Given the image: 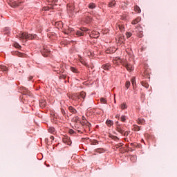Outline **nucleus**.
Returning <instances> with one entry per match:
<instances>
[{
    "label": "nucleus",
    "mask_w": 177,
    "mask_h": 177,
    "mask_svg": "<svg viewBox=\"0 0 177 177\" xmlns=\"http://www.w3.org/2000/svg\"><path fill=\"white\" fill-rule=\"evenodd\" d=\"M88 8L89 9H95L96 8V4L95 3H90L88 6Z\"/></svg>",
    "instance_id": "a211bd4d"
},
{
    "label": "nucleus",
    "mask_w": 177,
    "mask_h": 177,
    "mask_svg": "<svg viewBox=\"0 0 177 177\" xmlns=\"http://www.w3.org/2000/svg\"><path fill=\"white\" fill-rule=\"evenodd\" d=\"M17 55L19 56V57H24V56H26V54L20 52H17Z\"/></svg>",
    "instance_id": "c85d7f7f"
},
{
    "label": "nucleus",
    "mask_w": 177,
    "mask_h": 177,
    "mask_svg": "<svg viewBox=\"0 0 177 177\" xmlns=\"http://www.w3.org/2000/svg\"><path fill=\"white\" fill-rule=\"evenodd\" d=\"M102 68H103V70H110V68H111V64L107 63V64H104L102 66Z\"/></svg>",
    "instance_id": "9d476101"
},
{
    "label": "nucleus",
    "mask_w": 177,
    "mask_h": 177,
    "mask_svg": "<svg viewBox=\"0 0 177 177\" xmlns=\"http://www.w3.org/2000/svg\"><path fill=\"white\" fill-rule=\"evenodd\" d=\"M70 70L71 71H72V73H78V69H77L76 68H74L73 66L70 67Z\"/></svg>",
    "instance_id": "b1692460"
},
{
    "label": "nucleus",
    "mask_w": 177,
    "mask_h": 177,
    "mask_svg": "<svg viewBox=\"0 0 177 177\" xmlns=\"http://www.w3.org/2000/svg\"><path fill=\"white\" fill-rule=\"evenodd\" d=\"M0 71H3V73H6L8 71V68L6 66L1 65Z\"/></svg>",
    "instance_id": "f3484780"
},
{
    "label": "nucleus",
    "mask_w": 177,
    "mask_h": 177,
    "mask_svg": "<svg viewBox=\"0 0 177 177\" xmlns=\"http://www.w3.org/2000/svg\"><path fill=\"white\" fill-rule=\"evenodd\" d=\"M130 146H131V147H133V146H134V147H136V145L135 143H131V144L130 145Z\"/></svg>",
    "instance_id": "37998d69"
},
{
    "label": "nucleus",
    "mask_w": 177,
    "mask_h": 177,
    "mask_svg": "<svg viewBox=\"0 0 177 177\" xmlns=\"http://www.w3.org/2000/svg\"><path fill=\"white\" fill-rule=\"evenodd\" d=\"M77 96L78 99H81V97H82V99H83V100H84V99H85V97L86 96V93L82 91V92H80V95H77Z\"/></svg>",
    "instance_id": "ddd939ff"
},
{
    "label": "nucleus",
    "mask_w": 177,
    "mask_h": 177,
    "mask_svg": "<svg viewBox=\"0 0 177 177\" xmlns=\"http://www.w3.org/2000/svg\"><path fill=\"white\" fill-rule=\"evenodd\" d=\"M90 37L91 38H97L99 37V32L93 31L91 34H90Z\"/></svg>",
    "instance_id": "f8f14e48"
},
{
    "label": "nucleus",
    "mask_w": 177,
    "mask_h": 177,
    "mask_svg": "<svg viewBox=\"0 0 177 177\" xmlns=\"http://www.w3.org/2000/svg\"><path fill=\"white\" fill-rule=\"evenodd\" d=\"M73 28H68L65 32L64 34H70V32H73Z\"/></svg>",
    "instance_id": "393cba45"
},
{
    "label": "nucleus",
    "mask_w": 177,
    "mask_h": 177,
    "mask_svg": "<svg viewBox=\"0 0 177 177\" xmlns=\"http://www.w3.org/2000/svg\"><path fill=\"white\" fill-rule=\"evenodd\" d=\"M106 124L107 127H110L114 124V122H113V120H107L106 122Z\"/></svg>",
    "instance_id": "6ab92c4d"
},
{
    "label": "nucleus",
    "mask_w": 177,
    "mask_h": 177,
    "mask_svg": "<svg viewBox=\"0 0 177 177\" xmlns=\"http://www.w3.org/2000/svg\"><path fill=\"white\" fill-rule=\"evenodd\" d=\"M61 113L64 116H66V111L63 108L61 109Z\"/></svg>",
    "instance_id": "4c0bfd02"
},
{
    "label": "nucleus",
    "mask_w": 177,
    "mask_h": 177,
    "mask_svg": "<svg viewBox=\"0 0 177 177\" xmlns=\"http://www.w3.org/2000/svg\"><path fill=\"white\" fill-rule=\"evenodd\" d=\"M115 118H120V115H116Z\"/></svg>",
    "instance_id": "49530a36"
},
{
    "label": "nucleus",
    "mask_w": 177,
    "mask_h": 177,
    "mask_svg": "<svg viewBox=\"0 0 177 177\" xmlns=\"http://www.w3.org/2000/svg\"><path fill=\"white\" fill-rule=\"evenodd\" d=\"M129 86H131V82L130 81H127L125 83V87L127 89L129 88Z\"/></svg>",
    "instance_id": "c756f323"
},
{
    "label": "nucleus",
    "mask_w": 177,
    "mask_h": 177,
    "mask_svg": "<svg viewBox=\"0 0 177 177\" xmlns=\"http://www.w3.org/2000/svg\"><path fill=\"white\" fill-rule=\"evenodd\" d=\"M138 124H139V125H142V124H145V120L143 119H138L137 120Z\"/></svg>",
    "instance_id": "cd10ccee"
},
{
    "label": "nucleus",
    "mask_w": 177,
    "mask_h": 177,
    "mask_svg": "<svg viewBox=\"0 0 177 177\" xmlns=\"http://www.w3.org/2000/svg\"><path fill=\"white\" fill-rule=\"evenodd\" d=\"M63 142L64 143H67V145H71V140L68 138H64Z\"/></svg>",
    "instance_id": "4be33fe9"
},
{
    "label": "nucleus",
    "mask_w": 177,
    "mask_h": 177,
    "mask_svg": "<svg viewBox=\"0 0 177 177\" xmlns=\"http://www.w3.org/2000/svg\"><path fill=\"white\" fill-rule=\"evenodd\" d=\"M42 10L46 12V10H49V8L48 7H44L43 8Z\"/></svg>",
    "instance_id": "ea45409f"
},
{
    "label": "nucleus",
    "mask_w": 177,
    "mask_h": 177,
    "mask_svg": "<svg viewBox=\"0 0 177 177\" xmlns=\"http://www.w3.org/2000/svg\"><path fill=\"white\" fill-rule=\"evenodd\" d=\"M87 31H89V30L86 28H80L79 30H77L76 35L78 37H83L84 33L86 32Z\"/></svg>",
    "instance_id": "7ed1b4c3"
},
{
    "label": "nucleus",
    "mask_w": 177,
    "mask_h": 177,
    "mask_svg": "<svg viewBox=\"0 0 177 177\" xmlns=\"http://www.w3.org/2000/svg\"><path fill=\"white\" fill-rule=\"evenodd\" d=\"M120 31H125V28L122 26H120Z\"/></svg>",
    "instance_id": "a19ab883"
},
{
    "label": "nucleus",
    "mask_w": 177,
    "mask_h": 177,
    "mask_svg": "<svg viewBox=\"0 0 177 177\" xmlns=\"http://www.w3.org/2000/svg\"><path fill=\"white\" fill-rule=\"evenodd\" d=\"M32 78H34L32 76H30L28 77V81H31V80H32Z\"/></svg>",
    "instance_id": "c03bdc74"
},
{
    "label": "nucleus",
    "mask_w": 177,
    "mask_h": 177,
    "mask_svg": "<svg viewBox=\"0 0 177 177\" xmlns=\"http://www.w3.org/2000/svg\"><path fill=\"white\" fill-rule=\"evenodd\" d=\"M100 102H101V103H102L103 104H106V103H107V100H106L105 98H104V97H101V98H100Z\"/></svg>",
    "instance_id": "2f4dec72"
},
{
    "label": "nucleus",
    "mask_w": 177,
    "mask_h": 177,
    "mask_svg": "<svg viewBox=\"0 0 177 177\" xmlns=\"http://www.w3.org/2000/svg\"><path fill=\"white\" fill-rule=\"evenodd\" d=\"M13 46H15V48H17L18 49H19V48H21V46H20V44H19L17 43V42L14 43Z\"/></svg>",
    "instance_id": "f704fd0d"
},
{
    "label": "nucleus",
    "mask_w": 177,
    "mask_h": 177,
    "mask_svg": "<svg viewBox=\"0 0 177 177\" xmlns=\"http://www.w3.org/2000/svg\"><path fill=\"white\" fill-rule=\"evenodd\" d=\"M9 5L11 8H17V6H19V4L16 3V1H10Z\"/></svg>",
    "instance_id": "dca6fc26"
},
{
    "label": "nucleus",
    "mask_w": 177,
    "mask_h": 177,
    "mask_svg": "<svg viewBox=\"0 0 177 177\" xmlns=\"http://www.w3.org/2000/svg\"><path fill=\"white\" fill-rule=\"evenodd\" d=\"M122 66H124V67H126L127 71H133L135 68L133 66H132L129 63H127V62H122Z\"/></svg>",
    "instance_id": "39448f33"
},
{
    "label": "nucleus",
    "mask_w": 177,
    "mask_h": 177,
    "mask_svg": "<svg viewBox=\"0 0 177 177\" xmlns=\"http://www.w3.org/2000/svg\"><path fill=\"white\" fill-rule=\"evenodd\" d=\"M102 5H106V3L105 2H102Z\"/></svg>",
    "instance_id": "de8ad7c7"
},
{
    "label": "nucleus",
    "mask_w": 177,
    "mask_h": 177,
    "mask_svg": "<svg viewBox=\"0 0 177 177\" xmlns=\"http://www.w3.org/2000/svg\"><path fill=\"white\" fill-rule=\"evenodd\" d=\"M131 84H132L133 88H135V85H136V79L135 77H132Z\"/></svg>",
    "instance_id": "a878e982"
},
{
    "label": "nucleus",
    "mask_w": 177,
    "mask_h": 177,
    "mask_svg": "<svg viewBox=\"0 0 177 177\" xmlns=\"http://www.w3.org/2000/svg\"><path fill=\"white\" fill-rule=\"evenodd\" d=\"M41 55H43L44 57H48V56L50 55V50L48 48H43L41 50Z\"/></svg>",
    "instance_id": "0eeeda50"
},
{
    "label": "nucleus",
    "mask_w": 177,
    "mask_h": 177,
    "mask_svg": "<svg viewBox=\"0 0 177 177\" xmlns=\"http://www.w3.org/2000/svg\"><path fill=\"white\" fill-rule=\"evenodd\" d=\"M129 133H131L130 131H125L124 133H123L124 136H128V135H129Z\"/></svg>",
    "instance_id": "c9c22d12"
},
{
    "label": "nucleus",
    "mask_w": 177,
    "mask_h": 177,
    "mask_svg": "<svg viewBox=\"0 0 177 177\" xmlns=\"http://www.w3.org/2000/svg\"><path fill=\"white\" fill-rule=\"evenodd\" d=\"M84 127H82V124L80 123V125L78 123L75 124V129L79 132V133H82V131H84Z\"/></svg>",
    "instance_id": "423d86ee"
},
{
    "label": "nucleus",
    "mask_w": 177,
    "mask_h": 177,
    "mask_svg": "<svg viewBox=\"0 0 177 177\" xmlns=\"http://www.w3.org/2000/svg\"><path fill=\"white\" fill-rule=\"evenodd\" d=\"M140 20H142V18L138 17L132 21L131 24H138V23H140Z\"/></svg>",
    "instance_id": "4468645a"
},
{
    "label": "nucleus",
    "mask_w": 177,
    "mask_h": 177,
    "mask_svg": "<svg viewBox=\"0 0 177 177\" xmlns=\"http://www.w3.org/2000/svg\"><path fill=\"white\" fill-rule=\"evenodd\" d=\"M135 30L138 37H139L140 38H142V37H143V28H142V26L138 25L137 26Z\"/></svg>",
    "instance_id": "f03ea898"
},
{
    "label": "nucleus",
    "mask_w": 177,
    "mask_h": 177,
    "mask_svg": "<svg viewBox=\"0 0 177 177\" xmlns=\"http://www.w3.org/2000/svg\"><path fill=\"white\" fill-rule=\"evenodd\" d=\"M84 16L86 23H91L92 17H89V12H85Z\"/></svg>",
    "instance_id": "6e6552de"
},
{
    "label": "nucleus",
    "mask_w": 177,
    "mask_h": 177,
    "mask_svg": "<svg viewBox=\"0 0 177 177\" xmlns=\"http://www.w3.org/2000/svg\"><path fill=\"white\" fill-rule=\"evenodd\" d=\"M120 120H121L122 122H125V121H127V116L122 115L120 118Z\"/></svg>",
    "instance_id": "7c9ffc66"
},
{
    "label": "nucleus",
    "mask_w": 177,
    "mask_h": 177,
    "mask_svg": "<svg viewBox=\"0 0 177 177\" xmlns=\"http://www.w3.org/2000/svg\"><path fill=\"white\" fill-rule=\"evenodd\" d=\"M132 158H135V156H131V160H132Z\"/></svg>",
    "instance_id": "09e8293b"
},
{
    "label": "nucleus",
    "mask_w": 177,
    "mask_h": 177,
    "mask_svg": "<svg viewBox=\"0 0 177 177\" xmlns=\"http://www.w3.org/2000/svg\"><path fill=\"white\" fill-rule=\"evenodd\" d=\"M133 131H134L135 132H138L140 131V127L138 125H134L133 128Z\"/></svg>",
    "instance_id": "aec40b11"
},
{
    "label": "nucleus",
    "mask_w": 177,
    "mask_h": 177,
    "mask_svg": "<svg viewBox=\"0 0 177 177\" xmlns=\"http://www.w3.org/2000/svg\"><path fill=\"white\" fill-rule=\"evenodd\" d=\"M121 146H122V143L117 145L116 147H117V149H118V147H121Z\"/></svg>",
    "instance_id": "79ce46f5"
},
{
    "label": "nucleus",
    "mask_w": 177,
    "mask_h": 177,
    "mask_svg": "<svg viewBox=\"0 0 177 177\" xmlns=\"http://www.w3.org/2000/svg\"><path fill=\"white\" fill-rule=\"evenodd\" d=\"M48 132L50 133H55V129L53 127H49Z\"/></svg>",
    "instance_id": "473e14b6"
},
{
    "label": "nucleus",
    "mask_w": 177,
    "mask_h": 177,
    "mask_svg": "<svg viewBox=\"0 0 177 177\" xmlns=\"http://www.w3.org/2000/svg\"><path fill=\"white\" fill-rule=\"evenodd\" d=\"M116 131L117 132H119V133H121V135H124V129H122V127H121V125L118 124L116 127Z\"/></svg>",
    "instance_id": "1a4fd4ad"
},
{
    "label": "nucleus",
    "mask_w": 177,
    "mask_h": 177,
    "mask_svg": "<svg viewBox=\"0 0 177 177\" xmlns=\"http://www.w3.org/2000/svg\"><path fill=\"white\" fill-rule=\"evenodd\" d=\"M50 138L51 139V140H55V137H54L53 136H51L50 137Z\"/></svg>",
    "instance_id": "a18cd8bd"
},
{
    "label": "nucleus",
    "mask_w": 177,
    "mask_h": 177,
    "mask_svg": "<svg viewBox=\"0 0 177 177\" xmlns=\"http://www.w3.org/2000/svg\"><path fill=\"white\" fill-rule=\"evenodd\" d=\"M80 124H82V127H88V128H91V127H92V124H91V123L88 122V120H85V118L84 116H82V120L80 122Z\"/></svg>",
    "instance_id": "20e7f679"
},
{
    "label": "nucleus",
    "mask_w": 177,
    "mask_h": 177,
    "mask_svg": "<svg viewBox=\"0 0 177 177\" xmlns=\"http://www.w3.org/2000/svg\"><path fill=\"white\" fill-rule=\"evenodd\" d=\"M126 36H127V38H131V37H132V33L131 32H127Z\"/></svg>",
    "instance_id": "72a5a7b5"
},
{
    "label": "nucleus",
    "mask_w": 177,
    "mask_h": 177,
    "mask_svg": "<svg viewBox=\"0 0 177 177\" xmlns=\"http://www.w3.org/2000/svg\"><path fill=\"white\" fill-rule=\"evenodd\" d=\"M134 10L137 13H140V12H142V10H140V8H139V6H135Z\"/></svg>",
    "instance_id": "412c9836"
},
{
    "label": "nucleus",
    "mask_w": 177,
    "mask_h": 177,
    "mask_svg": "<svg viewBox=\"0 0 177 177\" xmlns=\"http://www.w3.org/2000/svg\"><path fill=\"white\" fill-rule=\"evenodd\" d=\"M142 86H145V88H149V84L147 83L142 82Z\"/></svg>",
    "instance_id": "e433bc0d"
},
{
    "label": "nucleus",
    "mask_w": 177,
    "mask_h": 177,
    "mask_svg": "<svg viewBox=\"0 0 177 177\" xmlns=\"http://www.w3.org/2000/svg\"><path fill=\"white\" fill-rule=\"evenodd\" d=\"M128 106L127 105V103H122L121 105H120V109L122 110H125V109H127Z\"/></svg>",
    "instance_id": "5701e85b"
},
{
    "label": "nucleus",
    "mask_w": 177,
    "mask_h": 177,
    "mask_svg": "<svg viewBox=\"0 0 177 177\" xmlns=\"http://www.w3.org/2000/svg\"><path fill=\"white\" fill-rule=\"evenodd\" d=\"M68 110L70 113H72V114H76L77 113V110L72 106H68Z\"/></svg>",
    "instance_id": "2eb2a0df"
},
{
    "label": "nucleus",
    "mask_w": 177,
    "mask_h": 177,
    "mask_svg": "<svg viewBox=\"0 0 177 177\" xmlns=\"http://www.w3.org/2000/svg\"><path fill=\"white\" fill-rule=\"evenodd\" d=\"M116 139H118V138L116 137Z\"/></svg>",
    "instance_id": "3c124183"
},
{
    "label": "nucleus",
    "mask_w": 177,
    "mask_h": 177,
    "mask_svg": "<svg viewBox=\"0 0 177 177\" xmlns=\"http://www.w3.org/2000/svg\"><path fill=\"white\" fill-rule=\"evenodd\" d=\"M69 133H70V135H74V134H75V131L73 129H70Z\"/></svg>",
    "instance_id": "58836bf2"
},
{
    "label": "nucleus",
    "mask_w": 177,
    "mask_h": 177,
    "mask_svg": "<svg viewBox=\"0 0 177 177\" xmlns=\"http://www.w3.org/2000/svg\"><path fill=\"white\" fill-rule=\"evenodd\" d=\"M95 151H96V153H100V154L102 153H104V149H103L102 148H99V149H95Z\"/></svg>",
    "instance_id": "bb28decb"
},
{
    "label": "nucleus",
    "mask_w": 177,
    "mask_h": 177,
    "mask_svg": "<svg viewBox=\"0 0 177 177\" xmlns=\"http://www.w3.org/2000/svg\"><path fill=\"white\" fill-rule=\"evenodd\" d=\"M117 5V2L115 0H112L111 2L108 3V8H114Z\"/></svg>",
    "instance_id": "9b49d317"
},
{
    "label": "nucleus",
    "mask_w": 177,
    "mask_h": 177,
    "mask_svg": "<svg viewBox=\"0 0 177 177\" xmlns=\"http://www.w3.org/2000/svg\"><path fill=\"white\" fill-rule=\"evenodd\" d=\"M95 143H97V141L95 140Z\"/></svg>",
    "instance_id": "8fccbe9b"
},
{
    "label": "nucleus",
    "mask_w": 177,
    "mask_h": 177,
    "mask_svg": "<svg viewBox=\"0 0 177 177\" xmlns=\"http://www.w3.org/2000/svg\"><path fill=\"white\" fill-rule=\"evenodd\" d=\"M18 37L21 41L23 39H34V38H37V35H30L27 32H21L18 35Z\"/></svg>",
    "instance_id": "f257e3e1"
}]
</instances>
